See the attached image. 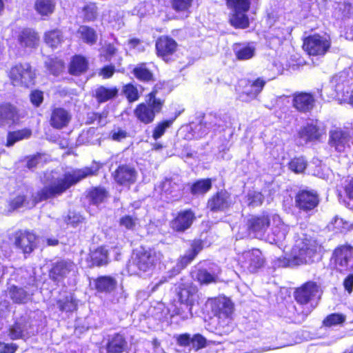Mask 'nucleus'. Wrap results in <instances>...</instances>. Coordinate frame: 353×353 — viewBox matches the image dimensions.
Segmentation results:
<instances>
[{"label":"nucleus","mask_w":353,"mask_h":353,"mask_svg":"<svg viewBox=\"0 0 353 353\" xmlns=\"http://www.w3.org/2000/svg\"><path fill=\"white\" fill-rule=\"evenodd\" d=\"M101 166L93 161L90 166L74 169L65 172L61 177L51 180L32 196V203L36 205L50 199L61 196L72 186L75 185L88 176H97Z\"/></svg>","instance_id":"obj_1"},{"label":"nucleus","mask_w":353,"mask_h":353,"mask_svg":"<svg viewBox=\"0 0 353 353\" xmlns=\"http://www.w3.org/2000/svg\"><path fill=\"white\" fill-rule=\"evenodd\" d=\"M163 255L161 251L153 247L140 246L133 251L126 265L130 275L141 276L146 272H152L161 263Z\"/></svg>","instance_id":"obj_2"},{"label":"nucleus","mask_w":353,"mask_h":353,"mask_svg":"<svg viewBox=\"0 0 353 353\" xmlns=\"http://www.w3.org/2000/svg\"><path fill=\"white\" fill-rule=\"evenodd\" d=\"M158 90L157 85L153 86L150 92L145 95V101L138 103L133 110L137 120L143 125L153 123L156 116L163 109L165 99L157 97Z\"/></svg>","instance_id":"obj_3"},{"label":"nucleus","mask_w":353,"mask_h":353,"mask_svg":"<svg viewBox=\"0 0 353 353\" xmlns=\"http://www.w3.org/2000/svg\"><path fill=\"white\" fill-rule=\"evenodd\" d=\"M210 309L217 319L216 329L228 332L233 327L234 305L230 299L218 296L209 299Z\"/></svg>","instance_id":"obj_4"},{"label":"nucleus","mask_w":353,"mask_h":353,"mask_svg":"<svg viewBox=\"0 0 353 353\" xmlns=\"http://www.w3.org/2000/svg\"><path fill=\"white\" fill-rule=\"evenodd\" d=\"M257 2L259 0H253ZM252 0H225L227 8L230 10L228 23L234 29H246L250 27L248 16Z\"/></svg>","instance_id":"obj_5"},{"label":"nucleus","mask_w":353,"mask_h":353,"mask_svg":"<svg viewBox=\"0 0 353 353\" xmlns=\"http://www.w3.org/2000/svg\"><path fill=\"white\" fill-rule=\"evenodd\" d=\"M328 267L335 273L353 272V246L349 243L336 246L332 252Z\"/></svg>","instance_id":"obj_6"},{"label":"nucleus","mask_w":353,"mask_h":353,"mask_svg":"<svg viewBox=\"0 0 353 353\" xmlns=\"http://www.w3.org/2000/svg\"><path fill=\"white\" fill-rule=\"evenodd\" d=\"M8 77L13 86L28 89L35 85L36 69L29 62H18L10 67Z\"/></svg>","instance_id":"obj_7"},{"label":"nucleus","mask_w":353,"mask_h":353,"mask_svg":"<svg viewBox=\"0 0 353 353\" xmlns=\"http://www.w3.org/2000/svg\"><path fill=\"white\" fill-rule=\"evenodd\" d=\"M8 239L25 257L32 254L38 247V235L28 228L15 230L9 235Z\"/></svg>","instance_id":"obj_8"},{"label":"nucleus","mask_w":353,"mask_h":353,"mask_svg":"<svg viewBox=\"0 0 353 353\" xmlns=\"http://www.w3.org/2000/svg\"><path fill=\"white\" fill-rule=\"evenodd\" d=\"M331 47L332 40L327 34L314 33L303 38L302 48L310 57H324Z\"/></svg>","instance_id":"obj_9"},{"label":"nucleus","mask_w":353,"mask_h":353,"mask_svg":"<svg viewBox=\"0 0 353 353\" xmlns=\"http://www.w3.org/2000/svg\"><path fill=\"white\" fill-rule=\"evenodd\" d=\"M316 255L317 245L310 242L305 243L301 247L294 248L291 256L284 258V266L292 267L312 263Z\"/></svg>","instance_id":"obj_10"},{"label":"nucleus","mask_w":353,"mask_h":353,"mask_svg":"<svg viewBox=\"0 0 353 353\" xmlns=\"http://www.w3.org/2000/svg\"><path fill=\"white\" fill-rule=\"evenodd\" d=\"M272 215L266 212L250 216L246 221V231L253 238L262 239L271 225Z\"/></svg>","instance_id":"obj_11"},{"label":"nucleus","mask_w":353,"mask_h":353,"mask_svg":"<svg viewBox=\"0 0 353 353\" xmlns=\"http://www.w3.org/2000/svg\"><path fill=\"white\" fill-rule=\"evenodd\" d=\"M265 259L259 249H252L243 252L238 259V264L243 272L254 274L262 268Z\"/></svg>","instance_id":"obj_12"},{"label":"nucleus","mask_w":353,"mask_h":353,"mask_svg":"<svg viewBox=\"0 0 353 353\" xmlns=\"http://www.w3.org/2000/svg\"><path fill=\"white\" fill-rule=\"evenodd\" d=\"M319 203V195L314 190L300 189L294 195V206L300 212H312L316 210Z\"/></svg>","instance_id":"obj_13"},{"label":"nucleus","mask_w":353,"mask_h":353,"mask_svg":"<svg viewBox=\"0 0 353 353\" xmlns=\"http://www.w3.org/2000/svg\"><path fill=\"white\" fill-rule=\"evenodd\" d=\"M178 47L177 42L168 35H161L155 41L156 55L165 63L174 59Z\"/></svg>","instance_id":"obj_14"},{"label":"nucleus","mask_w":353,"mask_h":353,"mask_svg":"<svg viewBox=\"0 0 353 353\" xmlns=\"http://www.w3.org/2000/svg\"><path fill=\"white\" fill-rule=\"evenodd\" d=\"M76 265L70 259H59L52 263L48 270V278L58 284L63 281L72 272H75Z\"/></svg>","instance_id":"obj_15"},{"label":"nucleus","mask_w":353,"mask_h":353,"mask_svg":"<svg viewBox=\"0 0 353 353\" xmlns=\"http://www.w3.org/2000/svg\"><path fill=\"white\" fill-rule=\"evenodd\" d=\"M196 216L191 208L178 211L170 221V228L176 233H183L190 229Z\"/></svg>","instance_id":"obj_16"},{"label":"nucleus","mask_w":353,"mask_h":353,"mask_svg":"<svg viewBox=\"0 0 353 353\" xmlns=\"http://www.w3.org/2000/svg\"><path fill=\"white\" fill-rule=\"evenodd\" d=\"M33 325L30 317L20 316L8 328V335L12 340L26 339L32 335Z\"/></svg>","instance_id":"obj_17"},{"label":"nucleus","mask_w":353,"mask_h":353,"mask_svg":"<svg viewBox=\"0 0 353 353\" xmlns=\"http://www.w3.org/2000/svg\"><path fill=\"white\" fill-rule=\"evenodd\" d=\"M112 177L118 185L129 189L137 181V172L133 166L120 164L112 173Z\"/></svg>","instance_id":"obj_18"},{"label":"nucleus","mask_w":353,"mask_h":353,"mask_svg":"<svg viewBox=\"0 0 353 353\" xmlns=\"http://www.w3.org/2000/svg\"><path fill=\"white\" fill-rule=\"evenodd\" d=\"M319 286L316 282L308 281L303 283L294 291V299L301 305L308 304L316 296Z\"/></svg>","instance_id":"obj_19"},{"label":"nucleus","mask_w":353,"mask_h":353,"mask_svg":"<svg viewBox=\"0 0 353 353\" xmlns=\"http://www.w3.org/2000/svg\"><path fill=\"white\" fill-rule=\"evenodd\" d=\"M232 205L231 194L225 189L214 192L207 202V208L212 212H223Z\"/></svg>","instance_id":"obj_20"},{"label":"nucleus","mask_w":353,"mask_h":353,"mask_svg":"<svg viewBox=\"0 0 353 353\" xmlns=\"http://www.w3.org/2000/svg\"><path fill=\"white\" fill-rule=\"evenodd\" d=\"M175 294L179 302L188 307L190 311L194 303V296L198 292L196 285L190 282H180L175 284Z\"/></svg>","instance_id":"obj_21"},{"label":"nucleus","mask_w":353,"mask_h":353,"mask_svg":"<svg viewBox=\"0 0 353 353\" xmlns=\"http://www.w3.org/2000/svg\"><path fill=\"white\" fill-rule=\"evenodd\" d=\"M315 95L310 92H296L292 94V107L300 113L310 112L316 106Z\"/></svg>","instance_id":"obj_22"},{"label":"nucleus","mask_w":353,"mask_h":353,"mask_svg":"<svg viewBox=\"0 0 353 353\" xmlns=\"http://www.w3.org/2000/svg\"><path fill=\"white\" fill-rule=\"evenodd\" d=\"M244 85L239 93V97L243 101L249 102L257 97L262 92L266 81L262 77H258L254 80L250 79H244Z\"/></svg>","instance_id":"obj_23"},{"label":"nucleus","mask_w":353,"mask_h":353,"mask_svg":"<svg viewBox=\"0 0 353 353\" xmlns=\"http://www.w3.org/2000/svg\"><path fill=\"white\" fill-rule=\"evenodd\" d=\"M23 117L19 109L10 102L0 103V127L6 125H18Z\"/></svg>","instance_id":"obj_24"},{"label":"nucleus","mask_w":353,"mask_h":353,"mask_svg":"<svg viewBox=\"0 0 353 353\" xmlns=\"http://www.w3.org/2000/svg\"><path fill=\"white\" fill-rule=\"evenodd\" d=\"M351 135L349 131L341 128L331 130L329 132L328 143L338 152H343L350 148Z\"/></svg>","instance_id":"obj_25"},{"label":"nucleus","mask_w":353,"mask_h":353,"mask_svg":"<svg viewBox=\"0 0 353 353\" xmlns=\"http://www.w3.org/2000/svg\"><path fill=\"white\" fill-rule=\"evenodd\" d=\"M72 120L70 111L63 107L52 106L49 119L50 125L55 130L66 128Z\"/></svg>","instance_id":"obj_26"},{"label":"nucleus","mask_w":353,"mask_h":353,"mask_svg":"<svg viewBox=\"0 0 353 353\" xmlns=\"http://www.w3.org/2000/svg\"><path fill=\"white\" fill-rule=\"evenodd\" d=\"M17 42L22 48L36 49L40 43L39 33L31 28H24L17 35Z\"/></svg>","instance_id":"obj_27"},{"label":"nucleus","mask_w":353,"mask_h":353,"mask_svg":"<svg viewBox=\"0 0 353 353\" xmlns=\"http://www.w3.org/2000/svg\"><path fill=\"white\" fill-rule=\"evenodd\" d=\"M203 244L204 242L201 239H193L190 243V248L186 251L185 254L178 259L177 266L181 269L185 268L203 249Z\"/></svg>","instance_id":"obj_28"},{"label":"nucleus","mask_w":353,"mask_h":353,"mask_svg":"<svg viewBox=\"0 0 353 353\" xmlns=\"http://www.w3.org/2000/svg\"><path fill=\"white\" fill-rule=\"evenodd\" d=\"M88 57L81 54H75L71 57L68 65V73L74 77H80L89 70Z\"/></svg>","instance_id":"obj_29"},{"label":"nucleus","mask_w":353,"mask_h":353,"mask_svg":"<svg viewBox=\"0 0 353 353\" xmlns=\"http://www.w3.org/2000/svg\"><path fill=\"white\" fill-rule=\"evenodd\" d=\"M127 348V340L124 334L120 332L113 334L105 345L107 353H123Z\"/></svg>","instance_id":"obj_30"},{"label":"nucleus","mask_w":353,"mask_h":353,"mask_svg":"<svg viewBox=\"0 0 353 353\" xmlns=\"http://www.w3.org/2000/svg\"><path fill=\"white\" fill-rule=\"evenodd\" d=\"M109 196L108 190L101 185L91 187L85 192V198L90 204L94 205H99L104 203Z\"/></svg>","instance_id":"obj_31"},{"label":"nucleus","mask_w":353,"mask_h":353,"mask_svg":"<svg viewBox=\"0 0 353 353\" xmlns=\"http://www.w3.org/2000/svg\"><path fill=\"white\" fill-rule=\"evenodd\" d=\"M94 289L97 292L110 294L117 287V280L112 276L103 275L97 276L94 281Z\"/></svg>","instance_id":"obj_32"},{"label":"nucleus","mask_w":353,"mask_h":353,"mask_svg":"<svg viewBox=\"0 0 353 353\" xmlns=\"http://www.w3.org/2000/svg\"><path fill=\"white\" fill-rule=\"evenodd\" d=\"M270 226L274 241L278 243L285 239L288 234V227L279 215H272Z\"/></svg>","instance_id":"obj_33"},{"label":"nucleus","mask_w":353,"mask_h":353,"mask_svg":"<svg viewBox=\"0 0 353 353\" xmlns=\"http://www.w3.org/2000/svg\"><path fill=\"white\" fill-rule=\"evenodd\" d=\"M297 135L305 143H308L319 140L321 137V132L318 125L314 123H307L301 128L298 131Z\"/></svg>","instance_id":"obj_34"},{"label":"nucleus","mask_w":353,"mask_h":353,"mask_svg":"<svg viewBox=\"0 0 353 353\" xmlns=\"http://www.w3.org/2000/svg\"><path fill=\"white\" fill-rule=\"evenodd\" d=\"M119 95V88L117 86L106 87L99 86L93 94V97L98 103H103L116 99Z\"/></svg>","instance_id":"obj_35"},{"label":"nucleus","mask_w":353,"mask_h":353,"mask_svg":"<svg viewBox=\"0 0 353 353\" xmlns=\"http://www.w3.org/2000/svg\"><path fill=\"white\" fill-rule=\"evenodd\" d=\"M147 65L145 62H141L135 65L132 70L134 77L139 81L145 83L155 81L154 73L148 68Z\"/></svg>","instance_id":"obj_36"},{"label":"nucleus","mask_w":353,"mask_h":353,"mask_svg":"<svg viewBox=\"0 0 353 353\" xmlns=\"http://www.w3.org/2000/svg\"><path fill=\"white\" fill-rule=\"evenodd\" d=\"M77 34L81 41L88 46H93L97 42V32L90 26L81 25L77 30Z\"/></svg>","instance_id":"obj_37"},{"label":"nucleus","mask_w":353,"mask_h":353,"mask_svg":"<svg viewBox=\"0 0 353 353\" xmlns=\"http://www.w3.org/2000/svg\"><path fill=\"white\" fill-rule=\"evenodd\" d=\"M90 267H101L107 265L108 261V252L101 246L92 251L89 254Z\"/></svg>","instance_id":"obj_38"},{"label":"nucleus","mask_w":353,"mask_h":353,"mask_svg":"<svg viewBox=\"0 0 353 353\" xmlns=\"http://www.w3.org/2000/svg\"><path fill=\"white\" fill-rule=\"evenodd\" d=\"M63 41V32L59 28L47 30L43 34L44 43L51 48H57Z\"/></svg>","instance_id":"obj_39"},{"label":"nucleus","mask_w":353,"mask_h":353,"mask_svg":"<svg viewBox=\"0 0 353 353\" xmlns=\"http://www.w3.org/2000/svg\"><path fill=\"white\" fill-rule=\"evenodd\" d=\"M255 48L250 43L242 44L236 43L233 46L235 57L239 61H245L252 59L255 54Z\"/></svg>","instance_id":"obj_40"},{"label":"nucleus","mask_w":353,"mask_h":353,"mask_svg":"<svg viewBox=\"0 0 353 353\" xmlns=\"http://www.w3.org/2000/svg\"><path fill=\"white\" fill-rule=\"evenodd\" d=\"M212 187V180L210 178L200 179L194 181L190 185V192L192 195H204Z\"/></svg>","instance_id":"obj_41"},{"label":"nucleus","mask_w":353,"mask_h":353,"mask_svg":"<svg viewBox=\"0 0 353 353\" xmlns=\"http://www.w3.org/2000/svg\"><path fill=\"white\" fill-rule=\"evenodd\" d=\"M45 67L50 74L58 77L64 72L65 64L62 59L54 57L48 58L45 62Z\"/></svg>","instance_id":"obj_42"},{"label":"nucleus","mask_w":353,"mask_h":353,"mask_svg":"<svg viewBox=\"0 0 353 353\" xmlns=\"http://www.w3.org/2000/svg\"><path fill=\"white\" fill-rule=\"evenodd\" d=\"M32 134L31 129L24 128L22 129L10 131L7 134L6 146L11 147L17 141L29 139Z\"/></svg>","instance_id":"obj_43"},{"label":"nucleus","mask_w":353,"mask_h":353,"mask_svg":"<svg viewBox=\"0 0 353 353\" xmlns=\"http://www.w3.org/2000/svg\"><path fill=\"white\" fill-rule=\"evenodd\" d=\"M171 8L177 14L188 18L191 14L194 0H170Z\"/></svg>","instance_id":"obj_44"},{"label":"nucleus","mask_w":353,"mask_h":353,"mask_svg":"<svg viewBox=\"0 0 353 353\" xmlns=\"http://www.w3.org/2000/svg\"><path fill=\"white\" fill-rule=\"evenodd\" d=\"M180 114L181 112H178L175 113L173 117L158 122L152 130V138L154 140H157L161 138L165 134L167 129L172 125L174 121Z\"/></svg>","instance_id":"obj_45"},{"label":"nucleus","mask_w":353,"mask_h":353,"mask_svg":"<svg viewBox=\"0 0 353 353\" xmlns=\"http://www.w3.org/2000/svg\"><path fill=\"white\" fill-rule=\"evenodd\" d=\"M342 190L343 193H339V196H343L345 206L353 210V177L345 179Z\"/></svg>","instance_id":"obj_46"},{"label":"nucleus","mask_w":353,"mask_h":353,"mask_svg":"<svg viewBox=\"0 0 353 353\" xmlns=\"http://www.w3.org/2000/svg\"><path fill=\"white\" fill-rule=\"evenodd\" d=\"M10 299L15 304H24L27 302L28 294L23 288L12 285L8 288Z\"/></svg>","instance_id":"obj_47"},{"label":"nucleus","mask_w":353,"mask_h":353,"mask_svg":"<svg viewBox=\"0 0 353 353\" xmlns=\"http://www.w3.org/2000/svg\"><path fill=\"white\" fill-rule=\"evenodd\" d=\"M121 93L130 103L137 101L141 97L137 85L132 82L127 83L122 86Z\"/></svg>","instance_id":"obj_48"},{"label":"nucleus","mask_w":353,"mask_h":353,"mask_svg":"<svg viewBox=\"0 0 353 353\" xmlns=\"http://www.w3.org/2000/svg\"><path fill=\"white\" fill-rule=\"evenodd\" d=\"M34 8L41 16H49L54 12L55 3L53 0H36Z\"/></svg>","instance_id":"obj_49"},{"label":"nucleus","mask_w":353,"mask_h":353,"mask_svg":"<svg viewBox=\"0 0 353 353\" xmlns=\"http://www.w3.org/2000/svg\"><path fill=\"white\" fill-rule=\"evenodd\" d=\"M82 17L84 21L92 22L97 19L99 16L98 7L94 2H89L81 8Z\"/></svg>","instance_id":"obj_50"},{"label":"nucleus","mask_w":353,"mask_h":353,"mask_svg":"<svg viewBox=\"0 0 353 353\" xmlns=\"http://www.w3.org/2000/svg\"><path fill=\"white\" fill-rule=\"evenodd\" d=\"M346 321V316L341 313H332L327 315L322 321V326L332 327L337 325H343Z\"/></svg>","instance_id":"obj_51"},{"label":"nucleus","mask_w":353,"mask_h":353,"mask_svg":"<svg viewBox=\"0 0 353 353\" xmlns=\"http://www.w3.org/2000/svg\"><path fill=\"white\" fill-rule=\"evenodd\" d=\"M288 168L296 174L303 173L307 167V161L303 157H294L288 163Z\"/></svg>","instance_id":"obj_52"},{"label":"nucleus","mask_w":353,"mask_h":353,"mask_svg":"<svg viewBox=\"0 0 353 353\" xmlns=\"http://www.w3.org/2000/svg\"><path fill=\"white\" fill-rule=\"evenodd\" d=\"M61 312H72L77 309V303L72 296H66L56 301Z\"/></svg>","instance_id":"obj_53"},{"label":"nucleus","mask_w":353,"mask_h":353,"mask_svg":"<svg viewBox=\"0 0 353 353\" xmlns=\"http://www.w3.org/2000/svg\"><path fill=\"white\" fill-rule=\"evenodd\" d=\"M196 279L200 285H208L216 282V276L205 269H200L197 271Z\"/></svg>","instance_id":"obj_54"},{"label":"nucleus","mask_w":353,"mask_h":353,"mask_svg":"<svg viewBox=\"0 0 353 353\" xmlns=\"http://www.w3.org/2000/svg\"><path fill=\"white\" fill-rule=\"evenodd\" d=\"M245 198L248 205L251 207L260 206L264 201V196L259 191H250Z\"/></svg>","instance_id":"obj_55"},{"label":"nucleus","mask_w":353,"mask_h":353,"mask_svg":"<svg viewBox=\"0 0 353 353\" xmlns=\"http://www.w3.org/2000/svg\"><path fill=\"white\" fill-rule=\"evenodd\" d=\"M138 223V219L129 214L122 216L119 221L120 226L128 230H134Z\"/></svg>","instance_id":"obj_56"},{"label":"nucleus","mask_w":353,"mask_h":353,"mask_svg":"<svg viewBox=\"0 0 353 353\" xmlns=\"http://www.w3.org/2000/svg\"><path fill=\"white\" fill-rule=\"evenodd\" d=\"M334 230L336 232L345 233L352 229V225L342 218L335 217L334 221Z\"/></svg>","instance_id":"obj_57"},{"label":"nucleus","mask_w":353,"mask_h":353,"mask_svg":"<svg viewBox=\"0 0 353 353\" xmlns=\"http://www.w3.org/2000/svg\"><path fill=\"white\" fill-rule=\"evenodd\" d=\"M26 201V196L24 194H20L10 199L8 201V208L10 211H14L23 206Z\"/></svg>","instance_id":"obj_58"},{"label":"nucleus","mask_w":353,"mask_h":353,"mask_svg":"<svg viewBox=\"0 0 353 353\" xmlns=\"http://www.w3.org/2000/svg\"><path fill=\"white\" fill-rule=\"evenodd\" d=\"M29 98L32 105L34 108H39L44 100L43 92L39 89L33 90L30 92Z\"/></svg>","instance_id":"obj_59"},{"label":"nucleus","mask_w":353,"mask_h":353,"mask_svg":"<svg viewBox=\"0 0 353 353\" xmlns=\"http://www.w3.org/2000/svg\"><path fill=\"white\" fill-rule=\"evenodd\" d=\"M128 137V132L121 127H114L110 132V139L112 141L120 142Z\"/></svg>","instance_id":"obj_60"},{"label":"nucleus","mask_w":353,"mask_h":353,"mask_svg":"<svg viewBox=\"0 0 353 353\" xmlns=\"http://www.w3.org/2000/svg\"><path fill=\"white\" fill-rule=\"evenodd\" d=\"M193 350L197 351L204 348L207 345L206 339L201 334H195L191 339V344Z\"/></svg>","instance_id":"obj_61"},{"label":"nucleus","mask_w":353,"mask_h":353,"mask_svg":"<svg viewBox=\"0 0 353 353\" xmlns=\"http://www.w3.org/2000/svg\"><path fill=\"white\" fill-rule=\"evenodd\" d=\"M83 218L79 214L74 212L69 213L65 218L64 221L66 225L72 227H77L79 223H82Z\"/></svg>","instance_id":"obj_62"},{"label":"nucleus","mask_w":353,"mask_h":353,"mask_svg":"<svg viewBox=\"0 0 353 353\" xmlns=\"http://www.w3.org/2000/svg\"><path fill=\"white\" fill-rule=\"evenodd\" d=\"M41 158V154L37 153L33 155H28L25 157L26 160V167L29 170H32L37 168L39 164V159Z\"/></svg>","instance_id":"obj_63"},{"label":"nucleus","mask_w":353,"mask_h":353,"mask_svg":"<svg viewBox=\"0 0 353 353\" xmlns=\"http://www.w3.org/2000/svg\"><path fill=\"white\" fill-rule=\"evenodd\" d=\"M19 346L14 343H6L0 341V353H15Z\"/></svg>","instance_id":"obj_64"}]
</instances>
